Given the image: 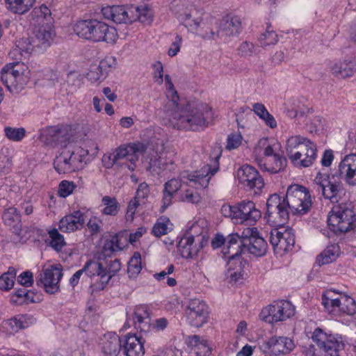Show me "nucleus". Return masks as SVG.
Segmentation results:
<instances>
[{
	"instance_id": "3c124183",
	"label": "nucleus",
	"mask_w": 356,
	"mask_h": 356,
	"mask_svg": "<svg viewBox=\"0 0 356 356\" xmlns=\"http://www.w3.org/2000/svg\"><path fill=\"white\" fill-rule=\"evenodd\" d=\"M172 229V224L169 218H160L152 228V233L154 236L159 237L167 234Z\"/></svg>"
},
{
	"instance_id": "a878e982",
	"label": "nucleus",
	"mask_w": 356,
	"mask_h": 356,
	"mask_svg": "<svg viewBox=\"0 0 356 356\" xmlns=\"http://www.w3.org/2000/svg\"><path fill=\"white\" fill-rule=\"evenodd\" d=\"M176 170V165L172 159H168L163 154L153 156L149 161L147 170L152 175L161 176L168 172H174Z\"/></svg>"
},
{
	"instance_id": "6e6552de",
	"label": "nucleus",
	"mask_w": 356,
	"mask_h": 356,
	"mask_svg": "<svg viewBox=\"0 0 356 356\" xmlns=\"http://www.w3.org/2000/svg\"><path fill=\"white\" fill-rule=\"evenodd\" d=\"M104 18L117 24H131L137 20L145 22L148 19V10L135 6H113L104 7L102 10Z\"/></svg>"
},
{
	"instance_id": "79ce46f5",
	"label": "nucleus",
	"mask_w": 356,
	"mask_h": 356,
	"mask_svg": "<svg viewBox=\"0 0 356 356\" xmlns=\"http://www.w3.org/2000/svg\"><path fill=\"white\" fill-rule=\"evenodd\" d=\"M121 269V263L117 259L111 260L106 266H104V273L102 275V286L99 289H104L105 286L108 283L109 280L116 275Z\"/></svg>"
},
{
	"instance_id": "ea45409f",
	"label": "nucleus",
	"mask_w": 356,
	"mask_h": 356,
	"mask_svg": "<svg viewBox=\"0 0 356 356\" xmlns=\"http://www.w3.org/2000/svg\"><path fill=\"white\" fill-rule=\"evenodd\" d=\"M203 188H200L198 184L193 185V187H188L179 193V200L182 202L197 204L202 200V197L198 190Z\"/></svg>"
},
{
	"instance_id": "4be33fe9",
	"label": "nucleus",
	"mask_w": 356,
	"mask_h": 356,
	"mask_svg": "<svg viewBox=\"0 0 356 356\" xmlns=\"http://www.w3.org/2000/svg\"><path fill=\"white\" fill-rule=\"evenodd\" d=\"M186 313L189 323L198 327L207 322L208 307L203 301L193 299L190 300Z\"/></svg>"
},
{
	"instance_id": "4d7b16f0",
	"label": "nucleus",
	"mask_w": 356,
	"mask_h": 356,
	"mask_svg": "<svg viewBox=\"0 0 356 356\" xmlns=\"http://www.w3.org/2000/svg\"><path fill=\"white\" fill-rule=\"evenodd\" d=\"M16 277V272L14 269H9V270L3 273L0 277V289L8 291L14 285L15 279Z\"/></svg>"
},
{
	"instance_id": "de8ad7c7",
	"label": "nucleus",
	"mask_w": 356,
	"mask_h": 356,
	"mask_svg": "<svg viewBox=\"0 0 356 356\" xmlns=\"http://www.w3.org/2000/svg\"><path fill=\"white\" fill-rule=\"evenodd\" d=\"M123 247L124 245L121 242V238L118 234H115L106 240L103 246V251L106 255H109L113 252L122 250Z\"/></svg>"
},
{
	"instance_id": "5fc2aeb1",
	"label": "nucleus",
	"mask_w": 356,
	"mask_h": 356,
	"mask_svg": "<svg viewBox=\"0 0 356 356\" xmlns=\"http://www.w3.org/2000/svg\"><path fill=\"white\" fill-rule=\"evenodd\" d=\"M17 47L23 53L31 54L34 51H40L38 49L37 43H34V38H22L18 41Z\"/></svg>"
},
{
	"instance_id": "774afa93",
	"label": "nucleus",
	"mask_w": 356,
	"mask_h": 356,
	"mask_svg": "<svg viewBox=\"0 0 356 356\" xmlns=\"http://www.w3.org/2000/svg\"><path fill=\"white\" fill-rule=\"evenodd\" d=\"M115 65V59L113 57H106L100 61L97 70L99 72H106V75L107 76L109 69L113 67Z\"/></svg>"
},
{
	"instance_id": "0eeeda50",
	"label": "nucleus",
	"mask_w": 356,
	"mask_h": 356,
	"mask_svg": "<svg viewBox=\"0 0 356 356\" xmlns=\"http://www.w3.org/2000/svg\"><path fill=\"white\" fill-rule=\"evenodd\" d=\"M356 215L350 202L334 205L327 216V225L334 233H345L353 228Z\"/></svg>"
},
{
	"instance_id": "f8f14e48",
	"label": "nucleus",
	"mask_w": 356,
	"mask_h": 356,
	"mask_svg": "<svg viewBox=\"0 0 356 356\" xmlns=\"http://www.w3.org/2000/svg\"><path fill=\"white\" fill-rule=\"evenodd\" d=\"M295 314V307L288 300H278L262 309L260 317L266 323L284 321Z\"/></svg>"
},
{
	"instance_id": "7ed1b4c3",
	"label": "nucleus",
	"mask_w": 356,
	"mask_h": 356,
	"mask_svg": "<svg viewBox=\"0 0 356 356\" xmlns=\"http://www.w3.org/2000/svg\"><path fill=\"white\" fill-rule=\"evenodd\" d=\"M285 148L289 160L298 168L311 166L317 158L316 144L300 135L289 137Z\"/></svg>"
},
{
	"instance_id": "7c9ffc66",
	"label": "nucleus",
	"mask_w": 356,
	"mask_h": 356,
	"mask_svg": "<svg viewBox=\"0 0 356 356\" xmlns=\"http://www.w3.org/2000/svg\"><path fill=\"white\" fill-rule=\"evenodd\" d=\"M101 347L104 356H118L121 355L122 341L115 333L108 332L104 335Z\"/></svg>"
},
{
	"instance_id": "4468645a",
	"label": "nucleus",
	"mask_w": 356,
	"mask_h": 356,
	"mask_svg": "<svg viewBox=\"0 0 356 356\" xmlns=\"http://www.w3.org/2000/svg\"><path fill=\"white\" fill-rule=\"evenodd\" d=\"M134 323L136 329L140 332L147 334L152 328L156 330H163L168 325V322L165 318H160L156 320L154 325L151 323V318L147 308L145 305L136 307L134 313Z\"/></svg>"
},
{
	"instance_id": "dca6fc26",
	"label": "nucleus",
	"mask_w": 356,
	"mask_h": 356,
	"mask_svg": "<svg viewBox=\"0 0 356 356\" xmlns=\"http://www.w3.org/2000/svg\"><path fill=\"white\" fill-rule=\"evenodd\" d=\"M239 182L254 194H259L264 186V181L259 172L252 166L244 165L237 172Z\"/></svg>"
},
{
	"instance_id": "13d9d810",
	"label": "nucleus",
	"mask_w": 356,
	"mask_h": 356,
	"mask_svg": "<svg viewBox=\"0 0 356 356\" xmlns=\"http://www.w3.org/2000/svg\"><path fill=\"white\" fill-rule=\"evenodd\" d=\"M277 41V35L273 30H271L269 26L267 28L266 32L262 33L259 38V42L262 47L275 44Z\"/></svg>"
},
{
	"instance_id": "864d4df0",
	"label": "nucleus",
	"mask_w": 356,
	"mask_h": 356,
	"mask_svg": "<svg viewBox=\"0 0 356 356\" xmlns=\"http://www.w3.org/2000/svg\"><path fill=\"white\" fill-rule=\"evenodd\" d=\"M141 257L139 252H135L128 264L127 273L129 277L135 278L141 271Z\"/></svg>"
},
{
	"instance_id": "bb28decb",
	"label": "nucleus",
	"mask_w": 356,
	"mask_h": 356,
	"mask_svg": "<svg viewBox=\"0 0 356 356\" xmlns=\"http://www.w3.org/2000/svg\"><path fill=\"white\" fill-rule=\"evenodd\" d=\"M84 224V214L76 210L63 217L58 222V228L63 232L72 233L81 229Z\"/></svg>"
},
{
	"instance_id": "c9c22d12",
	"label": "nucleus",
	"mask_w": 356,
	"mask_h": 356,
	"mask_svg": "<svg viewBox=\"0 0 356 356\" xmlns=\"http://www.w3.org/2000/svg\"><path fill=\"white\" fill-rule=\"evenodd\" d=\"M207 222L204 219L200 218L189 227L186 236H192L193 241L200 245L207 241Z\"/></svg>"
},
{
	"instance_id": "412c9836",
	"label": "nucleus",
	"mask_w": 356,
	"mask_h": 356,
	"mask_svg": "<svg viewBox=\"0 0 356 356\" xmlns=\"http://www.w3.org/2000/svg\"><path fill=\"white\" fill-rule=\"evenodd\" d=\"M241 30V20L238 16L225 17L222 18L219 23L218 29L216 33L211 31V38H218L228 40L231 37L239 34Z\"/></svg>"
},
{
	"instance_id": "1a4fd4ad",
	"label": "nucleus",
	"mask_w": 356,
	"mask_h": 356,
	"mask_svg": "<svg viewBox=\"0 0 356 356\" xmlns=\"http://www.w3.org/2000/svg\"><path fill=\"white\" fill-rule=\"evenodd\" d=\"M1 74V81L8 90L18 92L28 83L30 70L24 63L14 62L6 65Z\"/></svg>"
},
{
	"instance_id": "49530a36",
	"label": "nucleus",
	"mask_w": 356,
	"mask_h": 356,
	"mask_svg": "<svg viewBox=\"0 0 356 356\" xmlns=\"http://www.w3.org/2000/svg\"><path fill=\"white\" fill-rule=\"evenodd\" d=\"M5 137L11 142H21L26 136V131L24 127L6 126L3 129Z\"/></svg>"
},
{
	"instance_id": "393cba45",
	"label": "nucleus",
	"mask_w": 356,
	"mask_h": 356,
	"mask_svg": "<svg viewBox=\"0 0 356 356\" xmlns=\"http://www.w3.org/2000/svg\"><path fill=\"white\" fill-rule=\"evenodd\" d=\"M34 34V43H37L39 51L47 49L52 44L55 36L52 22L35 25Z\"/></svg>"
},
{
	"instance_id": "e433bc0d",
	"label": "nucleus",
	"mask_w": 356,
	"mask_h": 356,
	"mask_svg": "<svg viewBox=\"0 0 356 356\" xmlns=\"http://www.w3.org/2000/svg\"><path fill=\"white\" fill-rule=\"evenodd\" d=\"M275 204H274L270 209H266V213L265 218L269 224L273 226L282 227L289 220V213L286 209L281 210H276Z\"/></svg>"
},
{
	"instance_id": "a211bd4d",
	"label": "nucleus",
	"mask_w": 356,
	"mask_h": 356,
	"mask_svg": "<svg viewBox=\"0 0 356 356\" xmlns=\"http://www.w3.org/2000/svg\"><path fill=\"white\" fill-rule=\"evenodd\" d=\"M63 277L60 265H51L44 268L37 280V284H42L46 292L55 293L59 290V282Z\"/></svg>"
},
{
	"instance_id": "9d476101",
	"label": "nucleus",
	"mask_w": 356,
	"mask_h": 356,
	"mask_svg": "<svg viewBox=\"0 0 356 356\" xmlns=\"http://www.w3.org/2000/svg\"><path fill=\"white\" fill-rule=\"evenodd\" d=\"M322 304L332 316L341 313L352 316L356 313V303L353 298L345 294H338L332 290H328L323 295Z\"/></svg>"
},
{
	"instance_id": "58836bf2",
	"label": "nucleus",
	"mask_w": 356,
	"mask_h": 356,
	"mask_svg": "<svg viewBox=\"0 0 356 356\" xmlns=\"http://www.w3.org/2000/svg\"><path fill=\"white\" fill-rule=\"evenodd\" d=\"M83 272L89 277H93L97 276V288L99 289L102 286V275L104 273V264L98 261H89L83 268Z\"/></svg>"
},
{
	"instance_id": "603ef678",
	"label": "nucleus",
	"mask_w": 356,
	"mask_h": 356,
	"mask_svg": "<svg viewBox=\"0 0 356 356\" xmlns=\"http://www.w3.org/2000/svg\"><path fill=\"white\" fill-rule=\"evenodd\" d=\"M104 208L102 213L105 215L116 216L119 211L120 204L116 198L110 196H104L102 198Z\"/></svg>"
},
{
	"instance_id": "2f4dec72",
	"label": "nucleus",
	"mask_w": 356,
	"mask_h": 356,
	"mask_svg": "<svg viewBox=\"0 0 356 356\" xmlns=\"http://www.w3.org/2000/svg\"><path fill=\"white\" fill-rule=\"evenodd\" d=\"M257 163L261 170L275 174L284 168L286 160L279 153H277L264 158L259 157L257 159Z\"/></svg>"
},
{
	"instance_id": "5701e85b",
	"label": "nucleus",
	"mask_w": 356,
	"mask_h": 356,
	"mask_svg": "<svg viewBox=\"0 0 356 356\" xmlns=\"http://www.w3.org/2000/svg\"><path fill=\"white\" fill-rule=\"evenodd\" d=\"M236 222L246 225L254 224L261 216V212L250 200H243L237 205Z\"/></svg>"
},
{
	"instance_id": "c85d7f7f",
	"label": "nucleus",
	"mask_w": 356,
	"mask_h": 356,
	"mask_svg": "<svg viewBox=\"0 0 356 356\" xmlns=\"http://www.w3.org/2000/svg\"><path fill=\"white\" fill-rule=\"evenodd\" d=\"M247 245L245 241H243L242 234H232L227 237L225 246L223 247L222 252L227 256L228 260L234 257H242L241 253L245 250Z\"/></svg>"
},
{
	"instance_id": "338daca9",
	"label": "nucleus",
	"mask_w": 356,
	"mask_h": 356,
	"mask_svg": "<svg viewBox=\"0 0 356 356\" xmlns=\"http://www.w3.org/2000/svg\"><path fill=\"white\" fill-rule=\"evenodd\" d=\"M74 188V185L72 182L68 181H62L59 184L58 193L60 197H66L70 195Z\"/></svg>"
},
{
	"instance_id": "bf43d9fd",
	"label": "nucleus",
	"mask_w": 356,
	"mask_h": 356,
	"mask_svg": "<svg viewBox=\"0 0 356 356\" xmlns=\"http://www.w3.org/2000/svg\"><path fill=\"white\" fill-rule=\"evenodd\" d=\"M29 300L33 302V298L29 296V291L26 289H19L16 290L10 298V301L17 305H22Z\"/></svg>"
},
{
	"instance_id": "473e14b6",
	"label": "nucleus",
	"mask_w": 356,
	"mask_h": 356,
	"mask_svg": "<svg viewBox=\"0 0 356 356\" xmlns=\"http://www.w3.org/2000/svg\"><path fill=\"white\" fill-rule=\"evenodd\" d=\"M280 144L273 138H262L258 142L254 150L255 160L279 153Z\"/></svg>"
},
{
	"instance_id": "09e8293b",
	"label": "nucleus",
	"mask_w": 356,
	"mask_h": 356,
	"mask_svg": "<svg viewBox=\"0 0 356 356\" xmlns=\"http://www.w3.org/2000/svg\"><path fill=\"white\" fill-rule=\"evenodd\" d=\"M32 14L37 25L44 24V22H52L51 11L45 5L35 8Z\"/></svg>"
},
{
	"instance_id": "37998d69",
	"label": "nucleus",
	"mask_w": 356,
	"mask_h": 356,
	"mask_svg": "<svg viewBox=\"0 0 356 356\" xmlns=\"http://www.w3.org/2000/svg\"><path fill=\"white\" fill-rule=\"evenodd\" d=\"M339 254L338 245L332 244L327 248L317 257L316 262L319 266L330 264L337 259Z\"/></svg>"
},
{
	"instance_id": "c756f323",
	"label": "nucleus",
	"mask_w": 356,
	"mask_h": 356,
	"mask_svg": "<svg viewBox=\"0 0 356 356\" xmlns=\"http://www.w3.org/2000/svg\"><path fill=\"white\" fill-rule=\"evenodd\" d=\"M124 354L127 356H143L145 354L144 341L142 337L128 334L122 341Z\"/></svg>"
},
{
	"instance_id": "69168bd1",
	"label": "nucleus",
	"mask_w": 356,
	"mask_h": 356,
	"mask_svg": "<svg viewBox=\"0 0 356 356\" xmlns=\"http://www.w3.org/2000/svg\"><path fill=\"white\" fill-rule=\"evenodd\" d=\"M238 54L241 56H250L255 54L256 49L252 43L248 41L242 42L238 48Z\"/></svg>"
},
{
	"instance_id": "20e7f679",
	"label": "nucleus",
	"mask_w": 356,
	"mask_h": 356,
	"mask_svg": "<svg viewBox=\"0 0 356 356\" xmlns=\"http://www.w3.org/2000/svg\"><path fill=\"white\" fill-rule=\"evenodd\" d=\"M88 154V149L79 146L74 141L67 140L54 159V168L59 174L79 170L86 164Z\"/></svg>"
},
{
	"instance_id": "e2e57ef3",
	"label": "nucleus",
	"mask_w": 356,
	"mask_h": 356,
	"mask_svg": "<svg viewBox=\"0 0 356 356\" xmlns=\"http://www.w3.org/2000/svg\"><path fill=\"white\" fill-rule=\"evenodd\" d=\"M15 195L16 192L10 184H5L0 186V201L1 200L10 201L15 197Z\"/></svg>"
},
{
	"instance_id": "6e6d98bb",
	"label": "nucleus",
	"mask_w": 356,
	"mask_h": 356,
	"mask_svg": "<svg viewBox=\"0 0 356 356\" xmlns=\"http://www.w3.org/2000/svg\"><path fill=\"white\" fill-rule=\"evenodd\" d=\"M274 204H275V207L276 208V210L286 209L287 211H290L289 207L286 204L285 197H281L276 193L270 195L267 200L266 209H270V207L272 208Z\"/></svg>"
},
{
	"instance_id": "0e129e2a",
	"label": "nucleus",
	"mask_w": 356,
	"mask_h": 356,
	"mask_svg": "<svg viewBox=\"0 0 356 356\" xmlns=\"http://www.w3.org/2000/svg\"><path fill=\"white\" fill-rule=\"evenodd\" d=\"M181 20L184 25L191 31H195L197 29L200 25V21L198 19H192L191 15L185 13L181 16Z\"/></svg>"
},
{
	"instance_id": "423d86ee",
	"label": "nucleus",
	"mask_w": 356,
	"mask_h": 356,
	"mask_svg": "<svg viewBox=\"0 0 356 356\" xmlns=\"http://www.w3.org/2000/svg\"><path fill=\"white\" fill-rule=\"evenodd\" d=\"M144 151L141 143H129L121 145L112 152L104 154L102 158L104 165L106 168H112L115 164L126 166L130 171L136 168L139 154Z\"/></svg>"
},
{
	"instance_id": "9b49d317",
	"label": "nucleus",
	"mask_w": 356,
	"mask_h": 356,
	"mask_svg": "<svg viewBox=\"0 0 356 356\" xmlns=\"http://www.w3.org/2000/svg\"><path fill=\"white\" fill-rule=\"evenodd\" d=\"M285 200L293 214L304 215L312 205L309 190L299 184H292L288 187Z\"/></svg>"
},
{
	"instance_id": "8fccbe9b",
	"label": "nucleus",
	"mask_w": 356,
	"mask_h": 356,
	"mask_svg": "<svg viewBox=\"0 0 356 356\" xmlns=\"http://www.w3.org/2000/svg\"><path fill=\"white\" fill-rule=\"evenodd\" d=\"M308 111V108L298 100H293L291 105L286 108V114L291 118H302Z\"/></svg>"
},
{
	"instance_id": "a19ab883",
	"label": "nucleus",
	"mask_w": 356,
	"mask_h": 356,
	"mask_svg": "<svg viewBox=\"0 0 356 356\" xmlns=\"http://www.w3.org/2000/svg\"><path fill=\"white\" fill-rule=\"evenodd\" d=\"M8 9L15 14L23 15L34 5L35 0H5Z\"/></svg>"
},
{
	"instance_id": "c03bdc74",
	"label": "nucleus",
	"mask_w": 356,
	"mask_h": 356,
	"mask_svg": "<svg viewBox=\"0 0 356 356\" xmlns=\"http://www.w3.org/2000/svg\"><path fill=\"white\" fill-rule=\"evenodd\" d=\"M49 238L46 243L57 252L60 251L66 245L64 236L56 228L48 230Z\"/></svg>"
},
{
	"instance_id": "6ab92c4d",
	"label": "nucleus",
	"mask_w": 356,
	"mask_h": 356,
	"mask_svg": "<svg viewBox=\"0 0 356 356\" xmlns=\"http://www.w3.org/2000/svg\"><path fill=\"white\" fill-rule=\"evenodd\" d=\"M242 238L247 243L245 250L251 254L262 257L266 254L268 248L267 243L263 237L259 236L256 227L245 229L242 232Z\"/></svg>"
},
{
	"instance_id": "72a5a7b5",
	"label": "nucleus",
	"mask_w": 356,
	"mask_h": 356,
	"mask_svg": "<svg viewBox=\"0 0 356 356\" xmlns=\"http://www.w3.org/2000/svg\"><path fill=\"white\" fill-rule=\"evenodd\" d=\"M203 245H197L192 236H183L178 243L177 248L182 257L193 258L197 254Z\"/></svg>"
},
{
	"instance_id": "aec40b11",
	"label": "nucleus",
	"mask_w": 356,
	"mask_h": 356,
	"mask_svg": "<svg viewBox=\"0 0 356 356\" xmlns=\"http://www.w3.org/2000/svg\"><path fill=\"white\" fill-rule=\"evenodd\" d=\"M295 347L292 339L284 337H274L260 346V350L266 356H276L287 354Z\"/></svg>"
},
{
	"instance_id": "4c0bfd02",
	"label": "nucleus",
	"mask_w": 356,
	"mask_h": 356,
	"mask_svg": "<svg viewBox=\"0 0 356 356\" xmlns=\"http://www.w3.org/2000/svg\"><path fill=\"white\" fill-rule=\"evenodd\" d=\"M2 219L6 225L13 229V232L20 230L21 216L16 208L10 207L5 209Z\"/></svg>"
},
{
	"instance_id": "b1692460",
	"label": "nucleus",
	"mask_w": 356,
	"mask_h": 356,
	"mask_svg": "<svg viewBox=\"0 0 356 356\" xmlns=\"http://www.w3.org/2000/svg\"><path fill=\"white\" fill-rule=\"evenodd\" d=\"M339 175L350 186H356V153L344 156L338 165Z\"/></svg>"
},
{
	"instance_id": "cd10ccee",
	"label": "nucleus",
	"mask_w": 356,
	"mask_h": 356,
	"mask_svg": "<svg viewBox=\"0 0 356 356\" xmlns=\"http://www.w3.org/2000/svg\"><path fill=\"white\" fill-rule=\"evenodd\" d=\"M248 264L242 257L229 259L227 264L225 277L229 282H237L244 277Z\"/></svg>"
},
{
	"instance_id": "f03ea898",
	"label": "nucleus",
	"mask_w": 356,
	"mask_h": 356,
	"mask_svg": "<svg viewBox=\"0 0 356 356\" xmlns=\"http://www.w3.org/2000/svg\"><path fill=\"white\" fill-rule=\"evenodd\" d=\"M219 157L220 156H216L213 166L207 164L193 172H181L178 178H172L166 181L163 190L175 195L184 185L193 187V185L198 184L200 188H207L211 177L218 170Z\"/></svg>"
},
{
	"instance_id": "2eb2a0df",
	"label": "nucleus",
	"mask_w": 356,
	"mask_h": 356,
	"mask_svg": "<svg viewBox=\"0 0 356 356\" xmlns=\"http://www.w3.org/2000/svg\"><path fill=\"white\" fill-rule=\"evenodd\" d=\"M312 339L316 342L320 349L329 356H339V352L344 347L341 337L327 334L320 328L314 330Z\"/></svg>"
},
{
	"instance_id": "a18cd8bd",
	"label": "nucleus",
	"mask_w": 356,
	"mask_h": 356,
	"mask_svg": "<svg viewBox=\"0 0 356 356\" xmlns=\"http://www.w3.org/2000/svg\"><path fill=\"white\" fill-rule=\"evenodd\" d=\"M35 319L31 315H20L11 318L8 321V325L11 327L13 332H17L19 329H24L33 324Z\"/></svg>"
},
{
	"instance_id": "f3484780",
	"label": "nucleus",
	"mask_w": 356,
	"mask_h": 356,
	"mask_svg": "<svg viewBox=\"0 0 356 356\" xmlns=\"http://www.w3.org/2000/svg\"><path fill=\"white\" fill-rule=\"evenodd\" d=\"M270 242L275 252L282 255L291 250L295 244V236L293 229L284 227L273 229L270 232Z\"/></svg>"
},
{
	"instance_id": "f257e3e1",
	"label": "nucleus",
	"mask_w": 356,
	"mask_h": 356,
	"mask_svg": "<svg viewBox=\"0 0 356 356\" xmlns=\"http://www.w3.org/2000/svg\"><path fill=\"white\" fill-rule=\"evenodd\" d=\"M165 82L168 102L164 106V111L170 118L173 127L178 129L192 131H199L207 127L209 120L213 118L211 108L207 104L188 103L179 108V97L170 75L165 76Z\"/></svg>"
},
{
	"instance_id": "052dcab7",
	"label": "nucleus",
	"mask_w": 356,
	"mask_h": 356,
	"mask_svg": "<svg viewBox=\"0 0 356 356\" xmlns=\"http://www.w3.org/2000/svg\"><path fill=\"white\" fill-rule=\"evenodd\" d=\"M66 83L68 86L69 92H74L76 91V90L81 85V75L76 72H70L67 74L66 78Z\"/></svg>"
},
{
	"instance_id": "f704fd0d",
	"label": "nucleus",
	"mask_w": 356,
	"mask_h": 356,
	"mask_svg": "<svg viewBox=\"0 0 356 356\" xmlns=\"http://www.w3.org/2000/svg\"><path fill=\"white\" fill-rule=\"evenodd\" d=\"M332 73L339 78H346L356 72V62L353 60H344L335 63L331 67Z\"/></svg>"
},
{
	"instance_id": "ddd939ff",
	"label": "nucleus",
	"mask_w": 356,
	"mask_h": 356,
	"mask_svg": "<svg viewBox=\"0 0 356 356\" xmlns=\"http://www.w3.org/2000/svg\"><path fill=\"white\" fill-rule=\"evenodd\" d=\"M315 189L318 193H321L325 199L332 202H337L339 196L342 191V185L340 181L332 178L326 174L318 172L314 179Z\"/></svg>"
},
{
	"instance_id": "39448f33",
	"label": "nucleus",
	"mask_w": 356,
	"mask_h": 356,
	"mask_svg": "<svg viewBox=\"0 0 356 356\" xmlns=\"http://www.w3.org/2000/svg\"><path fill=\"white\" fill-rule=\"evenodd\" d=\"M74 31L79 37L94 42L114 44L118 38L115 27L97 20L79 21L75 24Z\"/></svg>"
},
{
	"instance_id": "680f3d73",
	"label": "nucleus",
	"mask_w": 356,
	"mask_h": 356,
	"mask_svg": "<svg viewBox=\"0 0 356 356\" xmlns=\"http://www.w3.org/2000/svg\"><path fill=\"white\" fill-rule=\"evenodd\" d=\"M243 138L240 133H234L228 136L227 139V149L229 150L237 149L242 145Z\"/></svg>"
}]
</instances>
